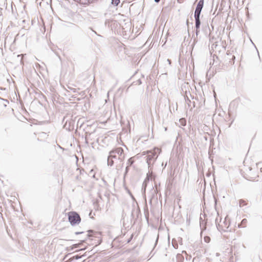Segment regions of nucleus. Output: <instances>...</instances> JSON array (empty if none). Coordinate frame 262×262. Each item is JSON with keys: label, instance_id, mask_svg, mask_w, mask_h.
Masks as SVG:
<instances>
[{"label": "nucleus", "instance_id": "obj_7", "mask_svg": "<svg viewBox=\"0 0 262 262\" xmlns=\"http://www.w3.org/2000/svg\"><path fill=\"white\" fill-rule=\"evenodd\" d=\"M147 153L148 154V155L147 156V162L149 163L150 160L154 158L155 155L152 151L147 152Z\"/></svg>", "mask_w": 262, "mask_h": 262}, {"label": "nucleus", "instance_id": "obj_13", "mask_svg": "<svg viewBox=\"0 0 262 262\" xmlns=\"http://www.w3.org/2000/svg\"><path fill=\"white\" fill-rule=\"evenodd\" d=\"M134 160L133 159V158H130V159H129L128 161V163L129 164V165H132L133 164V163H134Z\"/></svg>", "mask_w": 262, "mask_h": 262}, {"label": "nucleus", "instance_id": "obj_2", "mask_svg": "<svg viewBox=\"0 0 262 262\" xmlns=\"http://www.w3.org/2000/svg\"><path fill=\"white\" fill-rule=\"evenodd\" d=\"M124 158L125 156L122 148H117L110 152L107 159L108 164L112 166L114 162L117 161H123Z\"/></svg>", "mask_w": 262, "mask_h": 262}, {"label": "nucleus", "instance_id": "obj_16", "mask_svg": "<svg viewBox=\"0 0 262 262\" xmlns=\"http://www.w3.org/2000/svg\"><path fill=\"white\" fill-rule=\"evenodd\" d=\"M85 249V248H80V250H83V249Z\"/></svg>", "mask_w": 262, "mask_h": 262}, {"label": "nucleus", "instance_id": "obj_6", "mask_svg": "<svg viewBox=\"0 0 262 262\" xmlns=\"http://www.w3.org/2000/svg\"><path fill=\"white\" fill-rule=\"evenodd\" d=\"M247 223H248L247 220L246 219H244L242 221L241 224L238 225V227L245 228L246 227Z\"/></svg>", "mask_w": 262, "mask_h": 262}, {"label": "nucleus", "instance_id": "obj_15", "mask_svg": "<svg viewBox=\"0 0 262 262\" xmlns=\"http://www.w3.org/2000/svg\"><path fill=\"white\" fill-rule=\"evenodd\" d=\"M156 2L158 3L160 0H155Z\"/></svg>", "mask_w": 262, "mask_h": 262}, {"label": "nucleus", "instance_id": "obj_14", "mask_svg": "<svg viewBox=\"0 0 262 262\" xmlns=\"http://www.w3.org/2000/svg\"><path fill=\"white\" fill-rule=\"evenodd\" d=\"M81 245V244H75L73 245L74 248H80V246Z\"/></svg>", "mask_w": 262, "mask_h": 262}, {"label": "nucleus", "instance_id": "obj_10", "mask_svg": "<svg viewBox=\"0 0 262 262\" xmlns=\"http://www.w3.org/2000/svg\"><path fill=\"white\" fill-rule=\"evenodd\" d=\"M2 103L4 105V107H6L7 104L9 103V101L7 100L2 99Z\"/></svg>", "mask_w": 262, "mask_h": 262}, {"label": "nucleus", "instance_id": "obj_1", "mask_svg": "<svg viewBox=\"0 0 262 262\" xmlns=\"http://www.w3.org/2000/svg\"><path fill=\"white\" fill-rule=\"evenodd\" d=\"M260 172H262V163H259L254 165L253 167H245L243 174L249 181H257Z\"/></svg>", "mask_w": 262, "mask_h": 262}, {"label": "nucleus", "instance_id": "obj_9", "mask_svg": "<svg viewBox=\"0 0 262 262\" xmlns=\"http://www.w3.org/2000/svg\"><path fill=\"white\" fill-rule=\"evenodd\" d=\"M179 122L182 126H185L186 124V120L184 118H181L180 119Z\"/></svg>", "mask_w": 262, "mask_h": 262}, {"label": "nucleus", "instance_id": "obj_11", "mask_svg": "<svg viewBox=\"0 0 262 262\" xmlns=\"http://www.w3.org/2000/svg\"><path fill=\"white\" fill-rule=\"evenodd\" d=\"M112 3L115 6H118L120 3V0H112Z\"/></svg>", "mask_w": 262, "mask_h": 262}, {"label": "nucleus", "instance_id": "obj_5", "mask_svg": "<svg viewBox=\"0 0 262 262\" xmlns=\"http://www.w3.org/2000/svg\"><path fill=\"white\" fill-rule=\"evenodd\" d=\"M238 205L240 208L247 206L248 204V200L246 199H241L238 200Z\"/></svg>", "mask_w": 262, "mask_h": 262}, {"label": "nucleus", "instance_id": "obj_8", "mask_svg": "<svg viewBox=\"0 0 262 262\" xmlns=\"http://www.w3.org/2000/svg\"><path fill=\"white\" fill-rule=\"evenodd\" d=\"M195 17V27H196V31H198V30L200 28V24H201V21H200V17Z\"/></svg>", "mask_w": 262, "mask_h": 262}, {"label": "nucleus", "instance_id": "obj_4", "mask_svg": "<svg viewBox=\"0 0 262 262\" xmlns=\"http://www.w3.org/2000/svg\"><path fill=\"white\" fill-rule=\"evenodd\" d=\"M204 6V1L200 0L197 5L196 9L194 12V17H200L201 12Z\"/></svg>", "mask_w": 262, "mask_h": 262}, {"label": "nucleus", "instance_id": "obj_12", "mask_svg": "<svg viewBox=\"0 0 262 262\" xmlns=\"http://www.w3.org/2000/svg\"><path fill=\"white\" fill-rule=\"evenodd\" d=\"M204 239L205 242H206L207 243H209L211 240L210 237L208 236H205L204 238Z\"/></svg>", "mask_w": 262, "mask_h": 262}, {"label": "nucleus", "instance_id": "obj_3", "mask_svg": "<svg viewBox=\"0 0 262 262\" xmlns=\"http://www.w3.org/2000/svg\"><path fill=\"white\" fill-rule=\"evenodd\" d=\"M68 218L69 222L73 225L79 224L81 221L79 215L76 212H70L68 213Z\"/></svg>", "mask_w": 262, "mask_h": 262}]
</instances>
